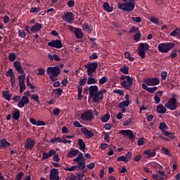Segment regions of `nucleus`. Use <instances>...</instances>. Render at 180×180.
Listing matches in <instances>:
<instances>
[{"label": "nucleus", "mask_w": 180, "mask_h": 180, "mask_svg": "<svg viewBox=\"0 0 180 180\" xmlns=\"http://www.w3.org/2000/svg\"><path fill=\"white\" fill-rule=\"evenodd\" d=\"M39 11H40V8L37 7L30 8L31 13H37V12H39Z\"/></svg>", "instance_id": "e2e57ef3"}, {"label": "nucleus", "mask_w": 180, "mask_h": 180, "mask_svg": "<svg viewBox=\"0 0 180 180\" xmlns=\"http://www.w3.org/2000/svg\"><path fill=\"white\" fill-rule=\"evenodd\" d=\"M113 94H118L120 96H123L124 95V91L121 89L113 90Z\"/></svg>", "instance_id": "8fccbe9b"}, {"label": "nucleus", "mask_w": 180, "mask_h": 180, "mask_svg": "<svg viewBox=\"0 0 180 180\" xmlns=\"http://www.w3.org/2000/svg\"><path fill=\"white\" fill-rule=\"evenodd\" d=\"M120 71L122 72V74H129V68L123 66L122 68H120Z\"/></svg>", "instance_id": "a18cd8bd"}, {"label": "nucleus", "mask_w": 180, "mask_h": 180, "mask_svg": "<svg viewBox=\"0 0 180 180\" xmlns=\"http://www.w3.org/2000/svg\"><path fill=\"white\" fill-rule=\"evenodd\" d=\"M152 178L154 180H164V178L157 174H153Z\"/></svg>", "instance_id": "680f3d73"}, {"label": "nucleus", "mask_w": 180, "mask_h": 180, "mask_svg": "<svg viewBox=\"0 0 180 180\" xmlns=\"http://www.w3.org/2000/svg\"><path fill=\"white\" fill-rule=\"evenodd\" d=\"M25 77H26V75L25 73L18 76V79H19L18 84H20V82H25Z\"/></svg>", "instance_id": "603ef678"}, {"label": "nucleus", "mask_w": 180, "mask_h": 180, "mask_svg": "<svg viewBox=\"0 0 180 180\" xmlns=\"http://www.w3.org/2000/svg\"><path fill=\"white\" fill-rule=\"evenodd\" d=\"M82 30L84 32L87 31V33H91V32H92V28L91 27V26L88 25L87 24H84L82 25Z\"/></svg>", "instance_id": "e433bc0d"}, {"label": "nucleus", "mask_w": 180, "mask_h": 180, "mask_svg": "<svg viewBox=\"0 0 180 180\" xmlns=\"http://www.w3.org/2000/svg\"><path fill=\"white\" fill-rule=\"evenodd\" d=\"M65 171H69L70 172H72V171H75L77 169V166L74 165L70 167H66Z\"/></svg>", "instance_id": "13d9d810"}, {"label": "nucleus", "mask_w": 180, "mask_h": 180, "mask_svg": "<svg viewBox=\"0 0 180 180\" xmlns=\"http://www.w3.org/2000/svg\"><path fill=\"white\" fill-rule=\"evenodd\" d=\"M13 65L15 67V69L19 74H25V70H23V68H22V65L19 60H15L13 62Z\"/></svg>", "instance_id": "dca6fc26"}, {"label": "nucleus", "mask_w": 180, "mask_h": 180, "mask_svg": "<svg viewBox=\"0 0 180 180\" xmlns=\"http://www.w3.org/2000/svg\"><path fill=\"white\" fill-rule=\"evenodd\" d=\"M120 134H122V136L129 138L130 140H133V139L136 137V136H134V133H133V131L130 129L121 130L120 131Z\"/></svg>", "instance_id": "ddd939ff"}, {"label": "nucleus", "mask_w": 180, "mask_h": 180, "mask_svg": "<svg viewBox=\"0 0 180 180\" xmlns=\"http://www.w3.org/2000/svg\"><path fill=\"white\" fill-rule=\"evenodd\" d=\"M50 180H60V176H58V170L57 169H52L50 173Z\"/></svg>", "instance_id": "f3484780"}, {"label": "nucleus", "mask_w": 180, "mask_h": 180, "mask_svg": "<svg viewBox=\"0 0 180 180\" xmlns=\"http://www.w3.org/2000/svg\"><path fill=\"white\" fill-rule=\"evenodd\" d=\"M124 57L129 60V61H133L134 60V58L130 56V53L129 52H124Z\"/></svg>", "instance_id": "3c124183"}, {"label": "nucleus", "mask_w": 180, "mask_h": 180, "mask_svg": "<svg viewBox=\"0 0 180 180\" xmlns=\"http://www.w3.org/2000/svg\"><path fill=\"white\" fill-rule=\"evenodd\" d=\"M13 75H15V74L13 73V70L12 68L6 72V77H12Z\"/></svg>", "instance_id": "de8ad7c7"}, {"label": "nucleus", "mask_w": 180, "mask_h": 180, "mask_svg": "<svg viewBox=\"0 0 180 180\" xmlns=\"http://www.w3.org/2000/svg\"><path fill=\"white\" fill-rule=\"evenodd\" d=\"M66 180H77V177L74 174H70L65 178Z\"/></svg>", "instance_id": "052dcab7"}, {"label": "nucleus", "mask_w": 180, "mask_h": 180, "mask_svg": "<svg viewBox=\"0 0 180 180\" xmlns=\"http://www.w3.org/2000/svg\"><path fill=\"white\" fill-rule=\"evenodd\" d=\"M77 168H78L79 169H82L83 171H85V168H86V165L85 164V160L78 162Z\"/></svg>", "instance_id": "cd10ccee"}, {"label": "nucleus", "mask_w": 180, "mask_h": 180, "mask_svg": "<svg viewBox=\"0 0 180 180\" xmlns=\"http://www.w3.org/2000/svg\"><path fill=\"white\" fill-rule=\"evenodd\" d=\"M26 81H27V86H29V88H30V89H34V86H33V84L32 83H30V75L27 76Z\"/></svg>", "instance_id": "ea45409f"}, {"label": "nucleus", "mask_w": 180, "mask_h": 180, "mask_svg": "<svg viewBox=\"0 0 180 180\" xmlns=\"http://www.w3.org/2000/svg\"><path fill=\"white\" fill-rule=\"evenodd\" d=\"M167 71H162L161 73V79L163 80L167 79Z\"/></svg>", "instance_id": "774afa93"}, {"label": "nucleus", "mask_w": 180, "mask_h": 180, "mask_svg": "<svg viewBox=\"0 0 180 180\" xmlns=\"http://www.w3.org/2000/svg\"><path fill=\"white\" fill-rule=\"evenodd\" d=\"M63 20L66 22V23H72L75 19V15L71 12H66L62 15Z\"/></svg>", "instance_id": "9d476101"}, {"label": "nucleus", "mask_w": 180, "mask_h": 180, "mask_svg": "<svg viewBox=\"0 0 180 180\" xmlns=\"http://www.w3.org/2000/svg\"><path fill=\"white\" fill-rule=\"evenodd\" d=\"M41 29H43V26L41 25V24L36 22L30 27V32H32V33H37V32H40Z\"/></svg>", "instance_id": "a211bd4d"}, {"label": "nucleus", "mask_w": 180, "mask_h": 180, "mask_svg": "<svg viewBox=\"0 0 180 180\" xmlns=\"http://www.w3.org/2000/svg\"><path fill=\"white\" fill-rule=\"evenodd\" d=\"M150 20V22H152V23H154L155 25H158V26H160V21L158 20V18L155 17H151Z\"/></svg>", "instance_id": "c03bdc74"}, {"label": "nucleus", "mask_w": 180, "mask_h": 180, "mask_svg": "<svg viewBox=\"0 0 180 180\" xmlns=\"http://www.w3.org/2000/svg\"><path fill=\"white\" fill-rule=\"evenodd\" d=\"M81 131L83 133L84 136H85V137H88V139H91V137L95 136L94 132L91 131V130H89L86 128H82Z\"/></svg>", "instance_id": "6ab92c4d"}, {"label": "nucleus", "mask_w": 180, "mask_h": 180, "mask_svg": "<svg viewBox=\"0 0 180 180\" xmlns=\"http://www.w3.org/2000/svg\"><path fill=\"white\" fill-rule=\"evenodd\" d=\"M109 119H110V115L107 113L101 117V122H103V123H106L109 121Z\"/></svg>", "instance_id": "4c0bfd02"}, {"label": "nucleus", "mask_w": 180, "mask_h": 180, "mask_svg": "<svg viewBox=\"0 0 180 180\" xmlns=\"http://www.w3.org/2000/svg\"><path fill=\"white\" fill-rule=\"evenodd\" d=\"M103 8L106 12H113V7L110 6L108 2H104Z\"/></svg>", "instance_id": "a878e982"}, {"label": "nucleus", "mask_w": 180, "mask_h": 180, "mask_svg": "<svg viewBox=\"0 0 180 180\" xmlns=\"http://www.w3.org/2000/svg\"><path fill=\"white\" fill-rule=\"evenodd\" d=\"M129 105H130V102L123 101L117 105V108H127V106H129Z\"/></svg>", "instance_id": "473e14b6"}, {"label": "nucleus", "mask_w": 180, "mask_h": 180, "mask_svg": "<svg viewBox=\"0 0 180 180\" xmlns=\"http://www.w3.org/2000/svg\"><path fill=\"white\" fill-rule=\"evenodd\" d=\"M75 36L76 39H81L82 37H84V32H82L81 29L77 28L76 30H75Z\"/></svg>", "instance_id": "5701e85b"}, {"label": "nucleus", "mask_w": 180, "mask_h": 180, "mask_svg": "<svg viewBox=\"0 0 180 180\" xmlns=\"http://www.w3.org/2000/svg\"><path fill=\"white\" fill-rule=\"evenodd\" d=\"M98 91L99 87L96 85L90 86L89 87V97L93 98V101L95 103H98L100 101H102V99H103V94H107L108 92L104 88Z\"/></svg>", "instance_id": "f257e3e1"}, {"label": "nucleus", "mask_w": 180, "mask_h": 180, "mask_svg": "<svg viewBox=\"0 0 180 180\" xmlns=\"http://www.w3.org/2000/svg\"><path fill=\"white\" fill-rule=\"evenodd\" d=\"M138 50V54L141 58H146V51H148V50H150V45L147 43H141L139 45Z\"/></svg>", "instance_id": "0eeeda50"}, {"label": "nucleus", "mask_w": 180, "mask_h": 180, "mask_svg": "<svg viewBox=\"0 0 180 180\" xmlns=\"http://www.w3.org/2000/svg\"><path fill=\"white\" fill-rule=\"evenodd\" d=\"M159 129L161 130V131H165V130L168 129V126L165 122H161L159 124Z\"/></svg>", "instance_id": "c9c22d12"}, {"label": "nucleus", "mask_w": 180, "mask_h": 180, "mask_svg": "<svg viewBox=\"0 0 180 180\" xmlns=\"http://www.w3.org/2000/svg\"><path fill=\"white\" fill-rule=\"evenodd\" d=\"M170 36L172 37H178L179 36H180V29L176 28L170 33Z\"/></svg>", "instance_id": "c756f323"}, {"label": "nucleus", "mask_w": 180, "mask_h": 180, "mask_svg": "<svg viewBox=\"0 0 180 180\" xmlns=\"http://www.w3.org/2000/svg\"><path fill=\"white\" fill-rule=\"evenodd\" d=\"M22 178H23V173L22 172H20L16 175V179L22 180Z\"/></svg>", "instance_id": "0e129e2a"}, {"label": "nucleus", "mask_w": 180, "mask_h": 180, "mask_svg": "<svg viewBox=\"0 0 180 180\" xmlns=\"http://www.w3.org/2000/svg\"><path fill=\"white\" fill-rule=\"evenodd\" d=\"M2 95L6 101H9L12 98V94H9V91H2Z\"/></svg>", "instance_id": "c85d7f7f"}, {"label": "nucleus", "mask_w": 180, "mask_h": 180, "mask_svg": "<svg viewBox=\"0 0 180 180\" xmlns=\"http://www.w3.org/2000/svg\"><path fill=\"white\" fill-rule=\"evenodd\" d=\"M117 161H123L124 162H129V160L124 156H120L117 159Z\"/></svg>", "instance_id": "09e8293b"}, {"label": "nucleus", "mask_w": 180, "mask_h": 180, "mask_svg": "<svg viewBox=\"0 0 180 180\" xmlns=\"http://www.w3.org/2000/svg\"><path fill=\"white\" fill-rule=\"evenodd\" d=\"M85 68L87 70V74L89 77L94 76V72H96V68H98V63H89L84 65Z\"/></svg>", "instance_id": "6e6552de"}, {"label": "nucleus", "mask_w": 180, "mask_h": 180, "mask_svg": "<svg viewBox=\"0 0 180 180\" xmlns=\"http://www.w3.org/2000/svg\"><path fill=\"white\" fill-rule=\"evenodd\" d=\"M31 98L35 101L37 103H40V100L39 99V94H34L31 96Z\"/></svg>", "instance_id": "37998d69"}, {"label": "nucleus", "mask_w": 180, "mask_h": 180, "mask_svg": "<svg viewBox=\"0 0 180 180\" xmlns=\"http://www.w3.org/2000/svg\"><path fill=\"white\" fill-rule=\"evenodd\" d=\"M78 146H79V150H82V151L85 150L86 146L85 143L84 142V140L79 139L78 140Z\"/></svg>", "instance_id": "2f4dec72"}, {"label": "nucleus", "mask_w": 180, "mask_h": 180, "mask_svg": "<svg viewBox=\"0 0 180 180\" xmlns=\"http://www.w3.org/2000/svg\"><path fill=\"white\" fill-rule=\"evenodd\" d=\"M54 94H56V95H58V96H61V95H63V89H56L55 90H53Z\"/></svg>", "instance_id": "49530a36"}, {"label": "nucleus", "mask_w": 180, "mask_h": 180, "mask_svg": "<svg viewBox=\"0 0 180 180\" xmlns=\"http://www.w3.org/2000/svg\"><path fill=\"white\" fill-rule=\"evenodd\" d=\"M12 116L14 120H19L20 118V111L18 109H15V111L12 112Z\"/></svg>", "instance_id": "bb28decb"}, {"label": "nucleus", "mask_w": 180, "mask_h": 180, "mask_svg": "<svg viewBox=\"0 0 180 180\" xmlns=\"http://www.w3.org/2000/svg\"><path fill=\"white\" fill-rule=\"evenodd\" d=\"M108 77H106L105 76L101 77L100 79H99V82H98V84L100 85H103V84H106V82H108Z\"/></svg>", "instance_id": "a19ab883"}, {"label": "nucleus", "mask_w": 180, "mask_h": 180, "mask_svg": "<svg viewBox=\"0 0 180 180\" xmlns=\"http://www.w3.org/2000/svg\"><path fill=\"white\" fill-rule=\"evenodd\" d=\"M143 153L145 154V155H147L148 158H150L151 157H155L157 154V153H155V151L153 149L145 150Z\"/></svg>", "instance_id": "412c9836"}, {"label": "nucleus", "mask_w": 180, "mask_h": 180, "mask_svg": "<svg viewBox=\"0 0 180 180\" xmlns=\"http://www.w3.org/2000/svg\"><path fill=\"white\" fill-rule=\"evenodd\" d=\"M74 162L78 163L81 162V161H85V158L84 157V154L79 152L77 157L73 160Z\"/></svg>", "instance_id": "b1692460"}, {"label": "nucleus", "mask_w": 180, "mask_h": 180, "mask_svg": "<svg viewBox=\"0 0 180 180\" xmlns=\"http://www.w3.org/2000/svg\"><path fill=\"white\" fill-rule=\"evenodd\" d=\"M34 144H36V141H34V140H33L32 138H28L26 140L25 148L26 150H33V147H34Z\"/></svg>", "instance_id": "4468645a"}, {"label": "nucleus", "mask_w": 180, "mask_h": 180, "mask_svg": "<svg viewBox=\"0 0 180 180\" xmlns=\"http://www.w3.org/2000/svg\"><path fill=\"white\" fill-rule=\"evenodd\" d=\"M177 101L178 96L176 94H172L168 102L165 104V108L169 109V110H176V108H178Z\"/></svg>", "instance_id": "39448f33"}, {"label": "nucleus", "mask_w": 180, "mask_h": 180, "mask_svg": "<svg viewBox=\"0 0 180 180\" xmlns=\"http://www.w3.org/2000/svg\"><path fill=\"white\" fill-rule=\"evenodd\" d=\"M158 113L164 114L167 112V108L162 104H159L157 107Z\"/></svg>", "instance_id": "393cba45"}, {"label": "nucleus", "mask_w": 180, "mask_h": 180, "mask_svg": "<svg viewBox=\"0 0 180 180\" xmlns=\"http://www.w3.org/2000/svg\"><path fill=\"white\" fill-rule=\"evenodd\" d=\"M78 154H79V150L78 149H72L70 151L68 152V158H72V157H77Z\"/></svg>", "instance_id": "4be33fe9"}, {"label": "nucleus", "mask_w": 180, "mask_h": 180, "mask_svg": "<svg viewBox=\"0 0 180 180\" xmlns=\"http://www.w3.org/2000/svg\"><path fill=\"white\" fill-rule=\"evenodd\" d=\"M80 119L84 122H92L94 120V112L91 110H87L81 114Z\"/></svg>", "instance_id": "1a4fd4ad"}, {"label": "nucleus", "mask_w": 180, "mask_h": 180, "mask_svg": "<svg viewBox=\"0 0 180 180\" xmlns=\"http://www.w3.org/2000/svg\"><path fill=\"white\" fill-rule=\"evenodd\" d=\"M50 143L52 144H56V143H62V139L61 137L51 139Z\"/></svg>", "instance_id": "58836bf2"}, {"label": "nucleus", "mask_w": 180, "mask_h": 180, "mask_svg": "<svg viewBox=\"0 0 180 180\" xmlns=\"http://www.w3.org/2000/svg\"><path fill=\"white\" fill-rule=\"evenodd\" d=\"M124 3H118L117 8L124 12H133L136 8L135 0H122Z\"/></svg>", "instance_id": "f03ea898"}, {"label": "nucleus", "mask_w": 180, "mask_h": 180, "mask_svg": "<svg viewBox=\"0 0 180 180\" xmlns=\"http://www.w3.org/2000/svg\"><path fill=\"white\" fill-rule=\"evenodd\" d=\"M8 60L10 61H15L16 60V53H10L8 54Z\"/></svg>", "instance_id": "79ce46f5"}, {"label": "nucleus", "mask_w": 180, "mask_h": 180, "mask_svg": "<svg viewBox=\"0 0 180 180\" xmlns=\"http://www.w3.org/2000/svg\"><path fill=\"white\" fill-rule=\"evenodd\" d=\"M158 173L159 174V175H160L162 178H163V179H167V175L165 174V173H164V172L158 171Z\"/></svg>", "instance_id": "338daca9"}, {"label": "nucleus", "mask_w": 180, "mask_h": 180, "mask_svg": "<svg viewBox=\"0 0 180 180\" xmlns=\"http://www.w3.org/2000/svg\"><path fill=\"white\" fill-rule=\"evenodd\" d=\"M19 86H20V94H23L26 90V84L23 82H20Z\"/></svg>", "instance_id": "f704fd0d"}, {"label": "nucleus", "mask_w": 180, "mask_h": 180, "mask_svg": "<svg viewBox=\"0 0 180 180\" xmlns=\"http://www.w3.org/2000/svg\"><path fill=\"white\" fill-rule=\"evenodd\" d=\"M47 45L55 49H63V42L60 39H53L48 42Z\"/></svg>", "instance_id": "9b49d317"}, {"label": "nucleus", "mask_w": 180, "mask_h": 180, "mask_svg": "<svg viewBox=\"0 0 180 180\" xmlns=\"http://www.w3.org/2000/svg\"><path fill=\"white\" fill-rule=\"evenodd\" d=\"M45 72H46V70L43 68H39L38 73H37V75H44Z\"/></svg>", "instance_id": "6e6d98bb"}, {"label": "nucleus", "mask_w": 180, "mask_h": 180, "mask_svg": "<svg viewBox=\"0 0 180 180\" xmlns=\"http://www.w3.org/2000/svg\"><path fill=\"white\" fill-rule=\"evenodd\" d=\"M41 158L42 160H47V158H50V156L48 153L44 152Z\"/></svg>", "instance_id": "69168bd1"}, {"label": "nucleus", "mask_w": 180, "mask_h": 180, "mask_svg": "<svg viewBox=\"0 0 180 180\" xmlns=\"http://www.w3.org/2000/svg\"><path fill=\"white\" fill-rule=\"evenodd\" d=\"M46 74H48L52 82H56L57 77L61 74V70L58 67H49L46 69Z\"/></svg>", "instance_id": "7ed1b4c3"}, {"label": "nucleus", "mask_w": 180, "mask_h": 180, "mask_svg": "<svg viewBox=\"0 0 180 180\" xmlns=\"http://www.w3.org/2000/svg\"><path fill=\"white\" fill-rule=\"evenodd\" d=\"M86 77H84L83 79H81L79 81V85H82V86H84V85H85V84H86Z\"/></svg>", "instance_id": "bf43d9fd"}, {"label": "nucleus", "mask_w": 180, "mask_h": 180, "mask_svg": "<svg viewBox=\"0 0 180 180\" xmlns=\"http://www.w3.org/2000/svg\"><path fill=\"white\" fill-rule=\"evenodd\" d=\"M1 147H3V148H7V147H9L11 146V143L7 141L6 139H2L0 141Z\"/></svg>", "instance_id": "7c9ffc66"}, {"label": "nucleus", "mask_w": 180, "mask_h": 180, "mask_svg": "<svg viewBox=\"0 0 180 180\" xmlns=\"http://www.w3.org/2000/svg\"><path fill=\"white\" fill-rule=\"evenodd\" d=\"M131 20H134V22H136V23H140L141 22V18L140 17H131Z\"/></svg>", "instance_id": "4d7b16f0"}, {"label": "nucleus", "mask_w": 180, "mask_h": 180, "mask_svg": "<svg viewBox=\"0 0 180 180\" xmlns=\"http://www.w3.org/2000/svg\"><path fill=\"white\" fill-rule=\"evenodd\" d=\"M145 84L148 86H155V85H160V79L157 77L148 78L144 80Z\"/></svg>", "instance_id": "f8f14e48"}, {"label": "nucleus", "mask_w": 180, "mask_h": 180, "mask_svg": "<svg viewBox=\"0 0 180 180\" xmlns=\"http://www.w3.org/2000/svg\"><path fill=\"white\" fill-rule=\"evenodd\" d=\"M142 88L143 89H145V91H147L149 94H154L158 89V87L153 86V87H148L146 86V84H142Z\"/></svg>", "instance_id": "aec40b11"}, {"label": "nucleus", "mask_w": 180, "mask_h": 180, "mask_svg": "<svg viewBox=\"0 0 180 180\" xmlns=\"http://www.w3.org/2000/svg\"><path fill=\"white\" fill-rule=\"evenodd\" d=\"M120 85L124 88V89L128 91L131 88V85H133V79L130 77V76L122 75L120 77Z\"/></svg>", "instance_id": "20e7f679"}, {"label": "nucleus", "mask_w": 180, "mask_h": 180, "mask_svg": "<svg viewBox=\"0 0 180 180\" xmlns=\"http://www.w3.org/2000/svg\"><path fill=\"white\" fill-rule=\"evenodd\" d=\"M98 80H96L95 78L92 77V76H90L88 77L87 80V84L88 85H92L94 84H97Z\"/></svg>", "instance_id": "72a5a7b5"}, {"label": "nucleus", "mask_w": 180, "mask_h": 180, "mask_svg": "<svg viewBox=\"0 0 180 180\" xmlns=\"http://www.w3.org/2000/svg\"><path fill=\"white\" fill-rule=\"evenodd\" d=\"M173 47H175V44H174V42H166L159 44L158 49L160 53H169L170 50H172Z\"/></svg>", "instance_id": "423d86ee"}, {"label": "nucleus", "mask_w": 180, "mask_h": 180, "mask_svg": "<svg viewBox=\"0 0 180 180\" xmlns=\"http://www.w3.org/2000/svg\"><path fill=\"white\" fill-rule=\"evenodd\" d=\"M18 36L19 37H22V39H25L26 37V32H25V31H22V30H19Z\"/></svg>", "instance_id": "864d4df0"}, {"label": "nucleus", "mask_w": 180, "mask_h": 180, "mask_svg": "<svg viewBox=\"0 0 180 180\" xmlns=\"http://www.w3.org/2000/svg\"><path fill=\"white\" fill-rule=\"evenodd\" d=\"M141 37V34L140 32H136L134 36V40H136V41H139V40H140Z\"/></svg>", "instance_id": "5fc2aeb1"}, {"label": "nucleus", "mask_w": 180, "mask_h": 180, "mask_svg": "<svg viewBox=\"0 0 180 180\" xmlns=\"http://www.w3.org/2000/svg\"><path fill=\"white\" fill-rule=\"evenodd\" d=\"M29 102V98H27V96H23L21 98V99L18 101V108L22 109V108H25V105H27Z\"/></svg>", "instance_id": "2eb2a0df"}]
</instances>
